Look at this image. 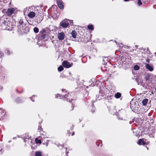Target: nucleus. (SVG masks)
I'll list each match as a JSON object with an SVG mask.
<instances>
[{
    "label": "nucleus",
    "mask_w": 156,
    "mask_h": 156,
    "mask_svg": "<svg viewBox=\"0 0 156 156\" xmlns=\"http://www.w3.org/2000/svg\"><path fill=\"white\" fill-rule=\"evenodd\" d=\"M0 23H2V28L4 30H11L13 28V26L11 22L6 20H3L2 19L0 20Z\"/></svg>",
    "instance_id": "1"
},
{
    "label": "nucleus",
    "mask_w": 156,
    "mask_h": 156,
    "mask_svg": "<svg viewBox=\"0 0 156 156\" xmlns=\"http://www.w3.org/2000/svg\"><path fill=\"white\" fill-rule=\"evenodd\" d=\"M19 23L18 27L20 31H22L25 28V24L23 23V20L21 19L19 20Z\"/></svg>",
    "instance_id": "2"
},
{
    "label": "nucleus",
    "mask_w": 156,
    "mask_h": 156,
    "mask_svg": "<svg viewBox=\"0 0 156 156\" xmlns=\"http://www.w3.org/2000/svg\"><path fill=\"white\" fill-rule=\"evenodd\" d=\"M69 20H64L60 23V25L64 28H66L69 24Z\"/></svg>",
    "instance_id": "3"
},
{
    "label": "nucleus",
    "mask_w": 156,
    "mask_h": 156,
    "mask_svg": "<svg viewBox=\"0 0 156 156\" xmlns=\"http://www.w3.org/2000/svg\"><path fill=\"white\" fill-rule=\"evenodd\" d=\"M63 66L66 68H69L73 65V63H70L66 61H64L62 63Z\"/></svg>",
    "instance_id": "4"
},
{
    "label": "nucleus",
    "mask_w": 156,
    "mask_h": 156,
    "mask_svg": "<svg viewBox=\"0 0 156 156\" xmlns=\"http://www.w3.org/2000/svg\"><path fill=\"white\" fill-rule=\"evenodd\" d=\"M147 142L148 141L145 139H140L138 141L137 144L139 145H144L146 144H147Z\"/></svg>",
    "instance_id": "5"
},
{
    "label": "nucleus",
    "mask_w": 156,
    "mask_h": 156,
    "mask_svg": "<svg viewBox=\"0 0 156 156\" xmlns=\"http://www.w3.org/2000/svg\"><path fill=\"white\" fill-rule=\"evenodd\" d=\"M65 35L63 32L58 33V37L59 40H62L64 39Z\"/></svg>",
    "instance_id": "6"
},
{
    "label": "nucleus",
    "mask_w": 156,
    "mask_h": 156,
    "mask_svg": "<svg viewBox=\"0 0 156 156\" xmlns=\"http://www.w3.org/2000/svg\"><path fill=\"white\" fill-rule=\"evenodd\" d=\"M15 11V9L13 8H9L6 12V14L8 15H9L12 14Z\"/></svg>",
    "instance_id": "7"
},
{
    "label": "nucleus",
    "mask_w": 156,
    "mask_h": 156,
    "mask_svg": "<svg viewBox=\"0 0 156 156\" xmlns=\"http://www.w3.org/2000/svg\"><path fill=\"white\" fill-rule=\"evenodd\" d=\"M36 14L34 12L31 11L28 14V16L30 18H33L35 16Z\"/></svg>",
    "instance_id": "8"
},
{
    "label": "nucleus",
    "mask_w": 156,
    "mask_h": 156,
    "mask_svg": "<svg viewBox=\"0 0 156 156\" xmlns=\"http://www.w3.org/2000/svg\"><path fill=\"white\" fill-rule=\"evenodd\" d=\"M57 3L58 7L61 9H62L63 8V2L62 1L60 0H58L57 1Z\"/></svg>",
    "instance_id": "9"
},
{
    "label": "nucleus",
    "mask_w": 156,
    "mask_h": 156,
    "mask_svg": "<svg viewBox=\"0 0 156 156\" xmlns=\"http://www.w3.org/2000/svg\"><path fill=\"white\" fill-rule=\"evenodd\" d=\"M153 77H155V76H153V75H150L149 74H147L145 76V78L146 80H148L150 79L152 80V78Z\"/></svg>",
    "instance_id": "10"
},
{
    "label": "nucleus",
    "mask_w": 156,
    "mask_h": 156,
    "mask_svg": "<svg viewBox=\"0 0 156 156\" xmlns=\"http://www.w3.org/2000/svg\"><path fill=\"white\" fill-rule=\"evenodd\" d=\"M146 67L147 69H148L150 71H152L153 70V68L149 64H146Z\"/></svg>",
    "instance_id": "11"
},
{
    "label": "nucleus",
    "mask_w": 156,
    "mask_h": 156,
    "mask_svg": "<svg viewBox=\"0 0 156 156\" xmlns=\"http://www.w3.org/2000/svg\"><path fill=\"white\" fill-rule=\"evenodd\" d=\"M71 97L70 95H69V94L66 95L65 96L64 98H66V100L67 101L69 100V102H71V99H70V98Z\"/></svg>",
    "instance_id": "12"
},
{
    "label": "nucleus",
    "mask_w": 156,
    "mask_h": 156,
    "mask_svg": "<svg viewBox=\"0 0 156 156\" xmlns=\"http://www.w3.org/2000/svg\"><path fill=\"white\" fill-rule=\"evenodd\" d=\"M5 115L4 111L2 109L0 108V116H2Z\"/></svg>",
    "instance_id": "13"
},
{
    "label": "nucleus",
    "mask_w": 156,
    "mask_h": 156,
    "mask_svg": "<svg viewBox=\"0 0 156 156\" xmlns=\"http://www.w3.org/2000/svg\"><path fill=\"white\" fill-rule=\"evenodd\" d=\"M71 34L72 35L73 37L74 38H75L76 37V31H72V32L71 33Z\"/></svg>",
    "instance_id": "14"
},
{
    "label": "nucleus",
    "mask_w": 156,
    "mask_h": 156,
    "mask_svg": "<svg viewBox=\"0 0 156 156\" xmlns=\"http://www.w3.org/2000/svg\"><path fill=\"white\" fill-rule=\"evenodd\" d=\"M121 96V94L119 93H117L115 95V97L117 98H119Z\"/></svg>",
    "instance_id": "15"
},
{
    "label": "nucleus",
    "mask_w": 156,
    "mask_h": 156,
    "mask_svg": "<svg viewBox=\"0 0 156 156\" xmlns=\"http://www.w3.org/2000/svg\"><path fill=\"white\" fill-rule=\"evenodd\" d=\"M148 101V99H144L142 101V103L143 105H145L147 104Z\"/></svg>",
    "instance_id": "16"
},
{
    "label": "nucleus",
    "mask_w": 156,
    "mask_h": 156,
    "mask_svg": "<svg viewBox=\"0 0 156 156\" xmlns=\"http://www.w3.org/2000/svg\"><path fill=\"white\" fill-rule=\"evenodd\" d=\"M35 141L36 144L39 143L41 144V140L40 139H38V138H36L35 139Z\"/></svg>",
    "instance_id": "17"
},
{
    "label": "nucleus",
    "mask_w": 156,
    "mask_h": 156,
    "mask_svg": "<svg viewBox=\"0 0 156 156\" xmlns=\"http://www.w3.org/2000/svg\"><path fill=\"white\" fill-rule=\"evenodd\" d=\"M87 27L88 29L91 30H94L93 26L92 25H89L87 26Z\"/></svg>",
    "instance_id": "18"
},
{
    "label": "nucleus",
    "mask_w": 156,
    "mask_h": 156,
    "mask_svg": "<svg viewBox=\"0 0 156 156\" xmlns=\"http://www.w3.org/2000/svg\"><path fill=\"white\" fill-rule=\"evenodd\" d=\"M64 69V68L62 66H60L58 68V70L59 72L62 71Z\"/></svg>",
    "instance_id": "19"
},
{
    "label": "nucleus",
    "mask_w": 156,
    "mask_h": 156,
    "mask_svg": "<svg viewBox=\"0 0 156 156\" xmlns=\"http://www.w3.org/2000/svg\"><path fill=\"white\" fill-rule=\"evenodd\" d=\"M135 105V104H133V101H130V106L131 108H134V105Z\"/></svg>",
    "instance_id": "20"
},
{
    "label": "nucleus",
    "mask_w": 156,
    "mask_h": 156,
    "mask_svg": "<svg viewBox=\"0 0 156 156\" xmlns=\"http://www.w3.org/2000/svg\"><path fill=\"white\" fill-rule=\"evenodd\" d=\"M34 32L35 33H37L39 32V29L37 27H34Z\"/></svg>",
    "instance_id": "21"
},
{
    "label": "nucleus",
    "mask_w": 156,
    "mask_h": 156,
    "mask_svg": "<svg viewBox=\"0 0 156 156\" xmlns=\"http://www.w3.org/2000/svg\"><path fill=\"white\" fill-rule=\"evenodd\" d=\"M35 156H41V153L40 152L37 151L35 153Z\"/></svg>",
    "instance_id": "22"
},
{
    "label": "nucleus",
    "mask_w": 156,
    "mask_h": 156,
    "mask_svg": "<svg viewBox=\"0 0 156 156\" xmlns=\"http://www.w3.org/2000/svg\"><path fill=\"white\" fill-rule=\"evenodd\" d=\"M139 69V67L137 65H135L134 66V69L135 70H138Z\"/></svg>",
    "instance_id": "23"
},
{
    "label": "nucleus",
    "mask_w": 156,
    "mask_h": 156,
    "mask_svg": "<svg viewBox=\"0 0 156 156\" xmlns=\"http://www.w3.org/2000/svg\"><path fill=\"white\" fill-rule=\"evenodd\" d=\"M138 5H141L142 4V2L140 0H139L137 3Z\"/></svg>",
    "instance_id": "24"
},
{
    "label": "nucleus",
    "mask_w": 156,
    "mask_h": 156,
    "mask_svg": "<svg viewBox=\"0 0 156 156\" xmlns=\"http://www.w3.org/2000/svg\"><path fill=\"white\" fill-rule=\"evenodd\" d=\"M2 55V52L0 51V57Z\"/></svg>",
    "instance_id": "25"
},
{
    "label": "nucleus",
    "mask_w": 156,
    "mask_h": 156,
    "mask_svg": "<svg viewBox=\"0 0 156 156\" xmlns=\"http://www.w3.org/2000/svg\"><path fill=\"white\" fill-rule=\"evenodd\" d=\"M58 96H59V94H57V95H56V97L57 98L58 97Z\"/></svg>",
    "instance_id": "26"
},
{
    "label": "nucleus",
    "mask_w": 156,
    "mask_h": 156,
    "mask_svg": "<svg viewBox=\"0 0 156 156\" xmlns=\"http://www.w3.org/2000/svg\"><path fill=\"white\" fill-rule=\"evenodd\" d=\"M41 129H42V128H41V127H40V128H38V129L40 130V131H39L40 132V131H40L41 130Z\"/></svg>",
    "instance_id": "27"
},
{
    "label": "nucleus",
    "mask_w": 156,
    "mask_h": 156,
    "mask_svg": "<svg viewBox=\"0 0 156 156\" xmlns=\"http://www.w3.org/2000/svg\"><path fill=\"white\" fill-rule=\"evenodd\" d=\"M41 129H42V128H41V127H40V128H38V129L40 130V131H39L40 132V131H40L41 130Z\"/></svg>",
    "instance_id": "28"
},
{
    "label": "nucleus",
    "mask_w": 156,
    "mask_h": 156,
    "mask_svg": "<svg viewBox=\"0 0 156 156\" xmlns=\"http://www.w3.org/2000/svg\"><path fill=\"white\" fill-rule=\"evenodd\" d=\"M147 62H149V60H147Z\"/></svg>",
    "instance_id": "29"
},
{
    "label": "nucleus",
    "mask_w": 156,
    "mask_h": 156,
    "mask_svg": "<svg viewBox=\"0 0 156 156\" xmlns=\"http://www.w3.org/2000/svg\"><path fill=\"white\" fill-rule=\"evenodd\" d=\"M129 0H124V1H126H126H129Z\"/></svg>",
    "instance_id": "30"
},
{
    "label": "nucleus",
    "mask_w": 156,
    "mask_h": 156,
    "mask_svg": "<svg viewBox=\"0 0 156 156\" xmlns=\"http://www.w3.org/2000/svg\"><path fill=\"white\" fill-rule=\"evenodd\" d=\"M69 75H71V73L70 72H69Z\"/></svg>",
    "instance_id": "31"
},
{
    "label": "nucleus",
    "mask_w": 156,
    "mask_h": 156,
    "mask_svg": "<svg viewBox=\"0 0 156 156\" xmlns=\"http://www.w3.org/2000/svg\"><path fill=\"white\" fill-rule=\"evenodd\" d=\"M74 132H73V133H72V135H73V134H74Z\"/></svg>",
    "instance_id": "32"
},
{
    "label": "nucleus",
    "mask_w": 156,
    "mask_h": 156,
    "mask_svg": "<svg viewBox=\"0 0 156 156\" xmlns=\"http://www.w3.org/2000/svg\"><path fill=\"white\" fill-rule=\"evenodd\" d=\"M31 148H33V146H31Z\"/></svg>",
    "instance_id": "33"
},
{
    "label": "nucleus",
    "mask_w": 156,
    "mask_h": 156,
    "mask_svg": "<svg viewBox=\"0 0 156 156\" xmlns=\"http://www.w3.org/2000/svg\"><path fill=\"white\" fill-rule=\"evenodd\" d=\"M59 97H60V98H61V96H59Z\"/></svg>",
    "instance_id": "34"
}]
</instances>
